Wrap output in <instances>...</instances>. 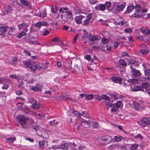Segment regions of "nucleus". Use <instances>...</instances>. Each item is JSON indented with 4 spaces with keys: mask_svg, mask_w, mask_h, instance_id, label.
Listing matches in <instances>:
<instances>
[{
    "mask_svg": "<svg viewBox=\"0 0 150 150\" xmlns=\"http://www.w3.org/2000/svg\"><path fill=\"white\" fill-rule=\"evenodd\" d=\"M18 26L19 30H23L25 32H27L28 30V25L25 23H23L21 24L18 25Z\"/></svg>",
    "mask_w": 150,
    "mask_h": 150,
    "instance_id": "10",
    "label": "nucleus"
},
{
    "mask_svg": "<svg viewBox=\"0 0 150 150\" xmlns=\"http://www.w3.org/2000/svg\"><path fill=\"white\" fill-rule=\"evenodd\" d=\"M9 77L13 79H19L20 77L15 74H11L9 76Z\"/></svg>",
    "mask_w": 150,
    "mask_h": 150,
    "instance_id": "39",
    "label": "nucleus"
},
{
    "mask_svg": "<svg viewBox=\"0 0 150 150\" xmlns=\"http://www.w3.org/2000/svg\"><path fill=\"white\" fill-rule=\"evenodd\" d=\"M141 122L145 126L149 125L150 124V118L143 117L141 120Z\"/></svg>",
    "mask_w": 150,
    "mask_h": 150,
    "instance_id": "14",
    "label": "nucleus"
},
{
    "mask_svg": "<svg viewBox=\"0 0 150 150\" xmlns=\"http://www.w3.org/2000/svg\"><path fill=\"white\" fill-rule=\"evenodd\" d=\"M73 146H76L75 143H66L62 144L61 148L64 149H71Z\"/></svg>",
    "mask_w": 150,
    "mask_h": 150,
    "instance_id": "7",
    "label": "nucleus"
},
{
    "mask_svg": "<svg viewBox=\"0 0 150 150\" xmlns=\"http://www.w3.org/2000/svg\"><path fill=\"white\" fill-rule=\"evenodd\" d=\"M79 35V34L78 33L76 34L75 36L74 37V38H73V42L74 43H75L76 41L77 38H78Z\"/></svg>",
    "mask_w": 150,
    "mask_h": 150,
    "instance_id": "60",
    "label": "nucleus"
},
{
    "mask_svg": "<svg viewBox=\"0 0 150 150\" xmlns=\"http://www.w3.org/2000/svg\"><path fill=\"white\" fill-rule=\"evenodd\" d=\"M140 15L138 13H134L132 15V16L134 17L138 18L140 16Z\"/></svg>",
    "mask_w": 150,
    "mask_h": 150,
    "instance_id": "62",
    "label": "nucleus"
},
{
    "mask_svg": "<svg viewBox=\"0 0 150 150\" xmlns=\"http://www.w3.org/2000/svg\"><path fill=\"white\" fill-rule=\"evenodd\" d=\"M118 63L122 67H127L126 62L123 59H120L118 61Z\"/></svg>",
    "mask_w": 150,
    "mask_h": 150,
    "instance_id": "20",
    "label": "nucleus"
},
{
    "mask_svg": "<svg viewBox=\"0 0 150 150\" xmlns=\"http://www.w3.org/2000/svg\"><path fill=\"white\" fill-rule=\"evenodd\" d=\"M134 108L137 110H142L143 108L142 103H136L134 104Z\"/></svg>",
    "mask_w": 150,
    "mask_h": 150,
    "instance_id": "18",
    "label": "nucleus"
},
{
    "mask_svg": "<svg viewBox=\"0 0 150 150\" xmlns=\"http://www.w3.org/2000/svg\"><path fill=\"white\" fill-rule=\"evenodd\" d=\"M91 58V56L90 55H86L84 56V58L88 61H89Z\"/></svg>",
    "mask_w": 150,
    "mask_h": 150,
    "instance_id": "55",
    "label": "nucleus"
},
{
    "mask_svg": "<svg viewBox=\"0 0 150 150\" xmlns=\"http://www.w3.org/2000/svg\"><path fill=\"white\" fill-rule=\"evenodd\" d=\"M111 79L114 83H118L119 84H121L122 83V78L119 77H111Z\"/></svg>",
    "mask_w": 150,
    "mask_h": 150,
    "instance_id": "12",
    "label": "nucleus"
},
{
    "mask_svg": "<svg viewBox=\"0 0 150 150\" xmlns=\"http://www.w3.org/2000/svg\"><path fill=\"white\" fill-rule=\"evenodd\" d=\"M9 10H1V14L2 16L5 15L9 12Z\"/></svg>",
    "mask_w": 150,
    "mask_h": 150,
    "instance_id": "43",
    "label": "nucleus"
},
{
    "mask_svg": "<svg viewBox=\"0 0 150 150\" xmlns=\"http://www.w3.org/2000/svg\"><path fill=\"white\" fill-rule=\"evenodd\" d=\"M16 93L17 95H20L22 94V92L20 90H17L16 92Z\"/></svg>",
    "mask_w": 150,
    "mask_h": 150,
    "instance_id": "64",
    "label": "nucleus"
},
{
    "mask_svg": "<svg viewBox=\"0 0 150 150\" xmlns=\"http://www.w3.org/2000/svg\"><path fill=\"white\" fill-rule=\"evenodd\" d=\"M6 139L8 142L11 143L13 142L14 141V138L13 137H9L7 138Z\"/></svg>",
    "mask_w": 150,
    "mask_h": 150,
    "instance_id": "46",
    "label": "nucleus"
},
{
    "mask_svg": "<svg viewBox=\"0 0 150 150\" xmlns=\"http://www.w3.org/2000/svg\"><path fill=\"white\" fill-rule=\"evenodd\" d=\"M125 3H124L120 5H118L117 6V9H123L125 7Z\"/></svg>",
    "mask_w": 150,
    "mask_h": 150,
    "instance_id": "32",
    "label": "nucleus"
},
{
    "mask_svg": "<svg viewBox=\"0 0 150 150\" xmlns=\"http://www.w3.org/2000/svg\"><path fill=\"white\" fill-rule=\"evenodd\" d=\"M83 16H77L75 18V21L77 24H80L81 23L82 19Z\"/></svg>",
    "mask_w": 150,
    "mask_h": 150,
    "instance_id": "28",
    "label": "nucleus"
},
{
    "mask_svg": "<svg viewBox=\"0 0 150 150\" xmlns=\"http://www.w3.org/2000/svg\"><path fill=\"white\" fill-rule=\"evenodd\" d=\"M150 31L148 28H146L143 29L142 31V33L146 35H148L150 33Z\"/></svg>",
    "mask_w": 150,
    "mask_h": 150,
    "instance_id": "35",
    "label": "nucleus"
},
{
    "mask_svg": "<svg viewBox=\"0 0 150 150\" xmlns=\"http://www.w3.org/2000/svg\"><path fill=\"white\" fill-rule=\"evenodd\" d=\"M17 120L19 121V123L22 125V127L24 129H27V127L25 125L26 121L28 120V119L25 117L24 116L22 115H20L17 117Z\"/></svg>",
    "mask_w": 150,
    "mask_h": 150,
    "instance_id": "3",
    "label": "nucleus"
},
{
    "mask_svg": "<svg viewBox=\"0 0 150 150\" xmlns=\"http://www.w3.org/2000/svg\"><path fill=\"white\" fill-rule=\"evenodd\" d=\"M111 3L110 2H107L105 3V6L107 8H108L110 6Z\"/></svg>",
    "mask_w": 150,
    "mask_h": 150,
    "instance_id": "59",
    "label": "nucleus"
},
{
    "mask_svg": "<svg viewBox=\"0 0 150 150\" xmlns=\"http://www.w3.org/2000/svg\"><path fill=\"white\" fill-rule=\"evenodd\" d=\"M110 96L113 99L115 100H116L118 99L117 97H116V96L114 94H110Z\"/></svg>",
    "mask_w": 150,
    "mask_h": 150,
    "instance_id": "61",
    "label": "nucleus"
},
{
    "mask_svg": "<svg viewBox=\"0 0 150 150\" xmlns=\"http://www.w3.org/2000/svg\"><path fill=\"white\" fill-rule=\"evenodd\" d=\"M145 75L146 76L147 78L150 74V69H145L144 71Z\"/></svg>",
    "mask_w": 150,
    "mask_h": 150,
    "instance_id": "38",
    "label": "nucleus"
},
{
    "mask_svg": "<svg viewBox=\"0 0 150 150\" xmlns=\"http://www.w3.org/2000/svg\"><path fill=\"white\" fill-rule=\"evenodd\" d=\"M41 22H37L36 24L34 25L35 26L37 27H40L42 26Z\"/></svg>",
    "mask_w": 150,
    "mask_h": 150,
    "instance_id": "58",
    "label": "nucleus"
},
{
    "mask_svg": "<svg viewBox=\"0 0 150 150\" xmlns=\"http://www.w3.org/2000/svg\"><path fill=\"white\" fill-rule=\"evenodd\" d=\"M26 34V32L22 31L21 33L17 35V37L18 38H21L22 37L25 35Z\"/></svg>",
    "mask_w": 150,
    "mask_h": 150,
    "instance_id": "31",
    "label": "nucleus"
},
{
    "mask_svg": "<svg viewBox=\"0 0 150 150\" xmlns=\"http://www.w3.org/2000/svg\"><path fill=\"white\" fill-rule=\"evenodd\" d=\"M28 101L29 103L32 104L33 107L34 108L38 109L40 108V105L38 103H37L35 100L33 98H28Z\"/></svg>",
    "mask_w": 150,
    "mask_h": 150,
    "instance_id": "5",
    "label": "nucleus"
},
{
    "mask_svg": "<svg viewBox=\"0 0 150 150\" xmlns=\"http://www.w3.org/2000/svg\"><path fill=\"white\" fill-rule=\"evenodd\" d=\"M130 68L131 69L130 74L132 77H138L141 76V74L139 71L136 69L135 68L132 67L131 66H130Z\"/></svg>",
    "mask_w": 150,
    "mask_h": 150,
    "instance_id": "4",
    "label": "nucleus"
},
{
    "mask_svg": "<svg viewBox=\"0 0 150 150\" xmlns=\"http://www.w3.org/2000/svg\"><path fill=\"white\" fill-rule=\"evenodd\" d=\"M59 41V39L57 37L54 38L52 40V41L54 42H58Z\"/></svg>",
    "mask_w": 150,
    "mask_h": 150,
    "instance_id": "63",
    "label": "nucleus"
},
{
    "mask_svg": "<svg viewBox=\"0 0 150 150\" xmlns=\"http://www.w3.org/2000/svg\"><path fill=\"white\" fill-rule=\"evenodd\" d=\"M12 83V81L8 79L1 77L0 78V83L3 84L2 88L4 90H7L9 87V84Z\"/></svg>",
    "mask_w": 150,
    "mask_h": 150,
    "instance_id": "2",
    "label": "nucleus"
},
{
    "mask_svg": "<svg viewBox=\"0 0 150 150\" xmlns=\"http://www.w3.org/2000/svg\"><path fill=\"white\" fill-rule=\"evenodd\" d=\"M132 91H142V88L140 86H136L132 88Z\"/></svg>",
    "mask_w": 150,
    "mask_h": 150,
    "instance_id": "27",
    "label": "nucleus"
},
{
    "mask_svg": "<svg viewBox=\"0 0 150 150\" xmlns=\"http://www.w3.org/2000/svg\"><path fill=\"white\" fill-rule=\"evenodd\" d=\"M117 21H118V22L117 23L118 25L121 26L123 25L124 23L126 22V21L124 20L121 18H117Z\"/></svg>",
    "mask_w": 150,
    "mask_h": 150,
    "instance_id": "25",
    "label": "nucleus"
},
{
    "mask_svg": "<svg viewBox=\"0 0 150 150\" xmlns=\"http://www.w3.org/2000/svg\"><path fill=\"white\" fill-rule=\"evenodd\" d=\"M8 28L7 25L2 26L0 27V32H1V33H6Z\"/></svg>",
    "mask_w": 150,
    "mask_h": 150,
    "instance_id": "26",
    "label": "nucleus"
},
{
    "mask_svg": "<svg viewBox=\"0 0 150 150\" xmlns=\"http://www.w3.org/2000/svg\"><path fill=\"white\" fill-rule=\"evenodd\" d=\"M121 103V101H117L115 104V106L117 107V108H119L120 106V105Z\"/></svg>",
    "mask_w": 150,
    "mask_h": 150,
    "instance_id": "54",
    "label": "nucleus"
},
{
    "mask_svg": "<svg viewBox=\"0 0 150 150\" xmlns=\"http://www.w3.org/2000/svg\"><path fill=\"white\" fill-rule=\"evenodd\" d=\"M101 42L103 44H105L108 43V40L107 39L103 38L102 39Z\"/></svg>",
    "mask_w": 150,
    "mask_h": 150,
    "instance_id": "52",
    "label": "nucleus"
},
{
    "mask_svg": "<svg viewBox=\"0 0 150 150\" xmlns=\"http://www.w3.org/2000/svg\"><path fill=\"white\" fill-rule=\"evenodd\" d=\"M140 52L143 54H147L148 52V50L147 47L145 44H142L140 45Z\"/></svg>",
    "mask_w": 150,
    "mask_h": 150,
    "instance_id": "9",
    "label": "nucleus"
},
{
    "mask_svg": "<svg viewBox=\"0 0 150 150\" xmlns=\"http://www.w3.org/2000/svg\"><path fill=\"white\" fill-rule=\"evenodd\" d=\"M59 99L61 100H67V97L65 96L62 95L60 96L59 98Z\"/></svg>",
    "mask_w": 150,
    "mask_h": 150,
    "instance_id": "49",
    "label": "nucleus"
},
{
    "mask_svg": "<svg viewBox=\"0 0 150 150\" xmlns=\"http://www.w3.org/2000/svg\"><path fill=\"white\" fill-rule=\"evenodd\" d=\"M46 13L45 10H41L36 14V16L44 18L46 16Z\"/></svg>",
    "mask_w": 150,
    "mask_h": 150,
    "instance_id": "16",
    "label": "nucleus"
},
{
    "mask_svg": "<svg viewBox=\"0 0 150 150\" xmlns=\"http://www.w3.org/2000/svg\"><path fill=\"white\" fill-rule=\"evenodd\" d=\"M80 125L84 127L88 128L90 127V124L88 121L84 120L80 123Z\"/></svg>",
    "mask_w": 150,
    "mask_h": 150,
    "instance_id": "19",
    "label": "nucleus"
},
{
    "mask_svg": "<svg viewBox=\"0 0 150 150\" xmlns=\"http://www.w3.org/2000/svg\"><path fill=\"white\" fill-rule=\"evenodd\" d=\"M128 63L130 64H134V66L137 67L139 65L138 61L135 60L133 59H128Z\"/></svg>",
    "mask_w": 150,
    "mask_h": 150,
    "instance_id": "17",
    "label": "nucleus"
},
{
    "mask_svg": "<svg viewBox=\"0 0 150 150\" xmlns=\"http://www.w3.org/2000/svg\"><path fill=\"white\" fill-rule=\"evenodd\" d=\"M60 11V12H65V11L66 12V13L67 15V18L69 19H72L73 18L72 15V14L71 12L68 11L67 12V10H59Z\"/></svg>",
    "mask_w": 150,
    "mask_h": 150,
    "instance_id": "23",
    "label": "nucleus"
},
{
    "mask_svg": "<svg viewBox=\"0 0 150 150\" xmlns=\"http://www.w3.org/2000/svg\"><path fill=\"white\" fill-rule=\"evenodd\" d=\"M74 111L75 112V113H74V115L77 117H81V114L80 113L75 111V110H74Z\"/></svg>",
    "mask_w": 150,
    "mask_h": 150,
    "instance_id": "47",
    "label": "nucleus"
},
{
    "mask_svg": "<svg viewBox=\"0 0 150 150\" xmlns=\"http://www.w3.org/2000/svg\"><path fill=\"white\" fill-rule=\"evenodd\" d=\"M33 130H35L37 135L40 137L42 135V129H43L39 127L38 126H32L31 127Z\"/></svg>",
    "mask_w": 150,
    "mask_h": 150,
    "instance_id": "8",
    "label": "nucleus"
},
{
    "mask_svg": "<svg viewBox=\"0 0 150 150\" xmlns=\"http://www.w3.org/2000/svg\"><path fill=\"white\" fill-rule=\"evenodd\" d=\"M21 3L25 6H28V3L25 0H21L20 1Z\"/></svg>",
    "mask_w": 150,
    "mask_h": 150,
    "instance_id": "40",
    "label": "nucleus"
},
{
    "mask_svg": "<svg viewBox=\"0 0 150 150\" xmlns=\"http://www.w3.org/2000/svg\"><path fill=\"white\" fill-rule=\"evenodd\" d=\"M42 86V84L37 83L36 86H33V87L32 89L35 91H40Z\"/></svg>",
    "mask_w": 150,
    "mask_h": 150,
    "instance_id": "15",
    "label": "nucleus"
},
{
    "mask_svg": "<svg viewBox=\"0 0 150 150\" xmlns=\"http://www.w3.org/2000/svg\"><path fill=\"white\" fill-rule=\"evenodd\" d=\"M83 31L84 32V33L81 37L82 38L81 40L83 41V43L86 44L87 41V38L88 37L89 38L90 34H89L88 33L86 32L85 30H84Z\"/></svg>",
    "mask_w": 150,
    "mask_h": 150,
    "instance_id": "13",
    "label": "nucleus"
},
{
    "mask_svg": "<svg viewBox=\"0 0 150 150\" xmlns=\"http://www.w3.org/2000/svg\"><path fill=\"white\" fill-rule=\"evenodd\" d=\"M24 83L23 82V81H21V82L19 83V84L18 86V87L21 89H23L24 88Z\"/></svg>",
    "mask_w": 150,
    "mask_h": 150,
    "instance_id": "48",
    "label": "nucleus"
},
{
    "mask_svg": "<svg viewBox=\"0 0 150 150\" xmlns=\"http://www.w3.org/2000/svg\"><path fill=\"white\" fill-rule=\"evenodd\" d=\"M93 127L94 128L97 129L98 128L99 125L98 123L97 122H93Z\"/></svg>",
    "mask_w": 150,
    "mask_h": 150,
    "instance_id": "41",
    "label": "nucleus"
},
{
    "mask_svg": "<svg viewBox=\"0 0 150 150\" xmlns=\"http://www.w3.org/2000/svg\"><path fill=\"white\" fill-rule=\"evenodd\" d=\"M130 82L133 84H134L138 82L137 80L135 79H133L130 80Z\"/></svg>",
    "mask_w": 150,
    "mask_h": 150,
    "instance_id": "57",
    "label": "nucleus"
},
{
    "mask_svg": "<svg viewBox=\"0 0 150 150\" xmlns=\"http://www.w3.org/2000/svg\"><path fill=\"white\" fill-rule=\"evenodd\" d=\"M106 105L107 107L111 108V112H115L117 109V107L115 106L114 103L112 104L108 102L106 103Z\"/></svg>",
    "mask_w": 150,
    "mask_h": 150,
    "instance_id": "11",
    "label": "nucleus"
},
{
    "mask_svg": "<svg viewBox=\"0 0 150 150\" xmlns=\"http://www.w3.org/2000/svg\"><path fill=\"white\" fill-rule=\"evenodd\" d=\"M42 137L43 138L47 139L48 137V134L47 131L45 129H42Z\"/></svg>",
    "mask_w": 150,
    "mask_h": 150,
    "instance_id": "24",
    "label": "nucleus"
},
{
    "mask_svg": "<svg viewBox=\"0 0 150 150\" xmlns=\"http://www.w3.org/2000/svg\"><path fill=\"white\" fill-rule=\"evenodd\" d=\"M93 97V94H86V99L87 100L92 99Z\"/></svg>",
    "mask_w": 150,
    "mask_h": 150,
    "instance_id": "34",
    "label": "nucleus"
},
{
    "mask_svg": "<svg viewBox=\"0 0 150 150\" xmlns=\"http://www.w3.org/2000/svg\"><path fill=\"white\" fill-rule=\"evenodd\" d=\"M57 121L55 120H54L52 121L49 122V125L51 126L56 125L57 124Z\"/></svg>",
    "mask_w": 150,
    "mask_h": 150,
    "instance_id": "30",
    "label": "nucleus"
},
{
    "mask_svg": "<svg viewBox=\"0 0 150 150\" xmlns=\"http://www.w3.org/2000/svg\"><path fill=\"white\" fill-rule=\"evenodd\" d=\"M149 83L147 82H143L142 83L140 86L142 88V91L144 92V91L143 89L144 88H146L149 87Z\"/></svg>",
    "mask_w": 150,
    "mask_h": 150,
    "instance_id": "21",
    "label": "nucleus"
},
{
    "mask_svg": "<svg viewBox=\"0 0 150 150\" xmlns=\"http://www.w3.org/2000/svg\"><path fill=\"white\" fill-rule=\"evenodd\" d=\"M34 79L33 78L28 79H27L26 82L28 83H32L34 82Z\"/></svg>",
    "mask_w": 150,
    "mask_h": 150,
    "instance_id": "44",
    "label": "nucleus"
},
{
    "mask_svg": "<svg viewBox=\"0 0 150 150\" xmlns=\"http://www.w3.org/2000/svg\"><path fill=\"white\" fill-rule=\"evenodd\" d=\"M102 96L103 99H104L105 100H110V98L105 94L102 95Z\"/></svg>",
    "mask_w": 150,
    "mask_h": 150,
    "instance_id": "51",
    "label": "nucleus"
},
{
    "mask_svg": "<svg viewBox=\"0 0 150 150\" xmlns=\"http://www.w3.org/2000/svg\"><path fill=\"white\" fill-rule=\"evenodd\" d=\"M123 137L119 135L116 136L114 137V139L117 142H120Z\"/></svg>",
    "mask_w": 150,
    "mask_h": 150,
    "instance_id": "29",
    "label": "nucleus"
},
{
    "mask_svg": "<svg viewBox=\"0 0 150 150\" xmlns=\"http://www.w3.org/2000/svg\"><path fill=\"white\" fill-rule=\"evenodd\" d=\"M29 43L30 44H35V45H40V43L37 41L36 40H34V41H32V40H30V41Z\"/></svg>",
    "mask_w": 150,
    "mask_h": 150,
    "instance_id": "45",
    "label": "nucleus"
},
{
    "mask_svg": "<svg viewBox=\"0 0 150 150\" xmlns=\"http://www.w3.org/2000/svg\"><path fill=\"white\" fill-rule=\"evenodd\" d=\"M100 139L104 142V143L105 144H107L110 143L112 140V138L111 136L108 135L104 136H101L100 137Z\"/></svg>",
    "mask_w": 150,
    "mask_h": 150,
    "instance_id": "6",
    "label": "nucleus"
},
{
    "mask_svg": "<svg viewBox=\"0 0 150 150\" xmlns=\"http://www.w3.org/2000/svg\"><path fill=\"white\" fill-rule=\"evenodd\" d=\"M24 64L26 67L29 68L30 70L33 71L36 70L39 71L42 68V66L39 64H35L33 62L30 61L24 62Z\"/></svg>",
    "mask_w": 150,
    "mask_h": 150,
    "instance_id": "1",
    "label": "nucleus"
},
{
    "mask_svg": "<svg viewBox=\"0 0 150 150\" xmlns=\"http://www.w3.org/2000/svg\"><path fill=\"white\" fill-rule=\"evenodd\" d=\"M92 17V14L91 13H89L88 15L86 16V19L89 21Z\"/></svg>",
    "mask_w": 150,
    "mask_h": 150,
    "instance_id": "53",
    "label": "nucleus"
},
{
    "mask_svg": "<svg viewBox=\"0 0 150 150\" xmlns=\"http://www.w3.org/2000/svg\"><path fill=\"white\" fill-rule=\"evenodd\" d=\"M132 30L130 28H127L125 29L124 32L126 33H131L132 32Z\"/></svg>",
    "mask_w": 150,
    "mask_h": 150,
    "instance_id": "50",
    "label": "nucleus"
},
{
    "mask_svg": "<svg viewBox=\"0 0 150 150\" xmlns=\"http://www.w3.org/2000/svg\"><path fill=\"white\" fill-rule=\"evenodd\" d=\"M45 141L44 140H42L40 141L39 142V146L41 147H43L45 144Z\"/></svg>",
    "mask_w": 150,
    "mask_h": 150,
    "instance_id": "42",
    "label": "nucleus"
},
{
    "mask_svg": "<svg viewBox=\"0 0 150 150\" xmlns=\"http://www.w3.org/2000/svg\"><path fill=\"white\" fill-rule=\"evenodd\" d=\"M82 125H80V123L78 124L77 123H75L74 125V127L75 129L78 130L80 129V127Z\"/></svg>",
    "mask_w": 150,
    "mask_h": 150,
    "instance_id": "37",
    "label": "nucleus"
},
{
    "mask_svg": "<svg viewBox=\"0 0 150 150\" xmlns=\"http://www.w3.org/2000/svg\"><path fill=\"white\" fill-rule=\"evenodd\" d=\"M89 40L92 42H95L98 40V38L96 36L93 35H91L90 34V35L89 36Z\"/></svg>",
    "mask_w": 150,
    "mask_h": 150,
    "instance_id": "22",
    "label": "nucleus"
},
{
    "mask_svg": "<svg viewBox=\"0 0 150 150\" xmlns=\"http://www.w3.org/2000/svg\"><path fill=\"white\" fill-rule=\"evenodd\" d=\"M4 33H0V35H1L2 37L4 38H5L6 39H8V37Z\"/></svg>",
    "mask_w": 150,
    "mask_h": 150,
    "instance_id": "56",
    "label": "nucleus"
},
{
    "mask_svg": "<svg viewBox=\"0 0 150 150\" xmlns=\"http://www.w3.org/2000/svg\"><path fill=\"white\" fill-rule=\"evenodd\" d=\"M81 116H83L85 118H88L89 117V114L88 111H83L82 112Z\"/></svg>",
    "mask_w": 150,
    "mask_h": 150,
    "instance_id": "33",
    "label": "nucleus"
},
{
    "mask_svg": "<svg viewBox=\"0 0 150 150\" xmlns=\"http://www.w3.org/2000/svg\"><path fill=\"white\" fill-rule=\"evenodd\" d=\"M138 146L137 144H134L131 145L130 149L132 150H134L137 149Z\"/></svg>",
    "mask_w": 150,
    "mask_h": 150,
    "instance_id": "36",
    "label": "nucleus"
}]
</instances>
